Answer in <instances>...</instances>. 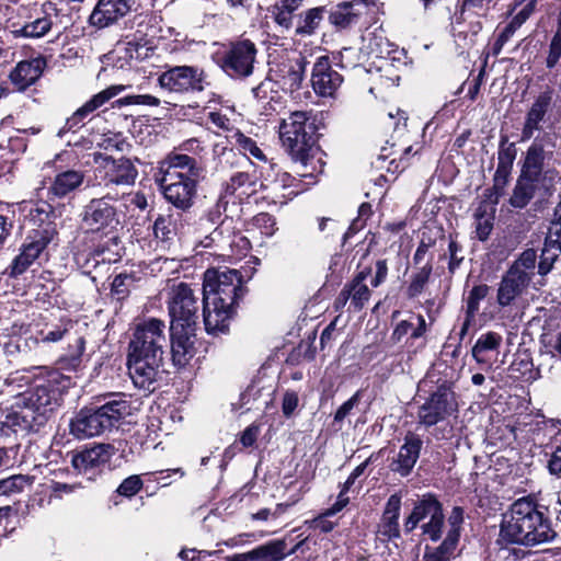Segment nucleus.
Returning <instances> with one entry per match:
<instances>
[{
  "mask_svg": "<svg viewBox=\"0 0 561 561\" xmlns=\"http://www.w3.org/2000/svg\"><path fill=\"white\" fill-rule=\"evenodd\" d=\"M72 386V378L59 369L41 367L34 375L28 388L26 400L35 402L50 419L62 405L64 397Z\"/></svg>",
  "mask_w": 561,
  "mask_h": 561,
  "instance_id": "nucleus-8",
  "label": "nucleus"
},
{
  "mask_svg": "<svg viewBox=\"0 0 561 561\" xmlns=\"http://www.w3.org/2000/svg\"><path fill=\"white\" fill-rule=\"evenodd\" d=\"M458 411L455 383L445 377L437 376L436 387L431 390L425 401L419 407L417 422L430 428L446 421Z\"/></svg>",
  "mask_w": 561,
  "mask_h": 561,
  "instance_id": "nucleus-12",
  "label": "nucleus"
},
{
  "mask_svg": "<svg viewBox=\"0 0 561 561\" xmlns=\"http://www.w3.org/2000/svg\"><path fill=\"white\" fill-rule=\"evenodd\" d=\"M46 61L43 57L19 61L9 73V80L19 92L26 91L42 77Z\"/></svg>",
  "mask_w": 561,
  "mask_h": 561,
  "instance_id": "nucleus-31",
  "label": "nucleus"
},
{
  "mask_svg": "<svg viewBox=\"0 0 561 561\" xmlns=\"http://www.w3.org/2000/svg\"><path fill=\"white\" fill-rule=\"evenodd\" d=\"M510 512L511 518L500 528V540L505 543L534 547L552 541L561 531L557 504L551 508L527 495L516 500Z\"/></svg>",
  "mask_w": 561,
  "mask_h": 561,
  "instance_id": "nucleus-3",
  "label": "nucleus"
},
{
  "mask_svg": "<svg viewBox=\"0 0 561 561\" xmlns=\"http://www.w3.org/2000/svg\"><path fill=\"white\" fill-rule=\"evenodd\" d=\"M24 325L13 324L11 327V332L9 333H0V348H2L3 353L11 358H15L21 353H25L27 350V340L24 339L20 331Z\"/></svg>",
  "mask_w": 561,
  "mask_h": 561,
  "instance_id": "nucleus-50",
  "label": "nucleus"
},
{
  "mask_svg": "<svg viewBox=\"0 0 561 561\" xmlns=\"http://www.w3.org/2000/svg\"><path fill=\"white\" fill-rule=\"evenodd\" d=\"M48 247L43 245L41 242H35L25 238L20 247V252L16 254L11 263L4 268L2 275L11 279H19L25 274L35 263L41 265V261L48 259Z\"/></svg>",
  "mask_w": 561,
  "mask_h": 561,
  "instance_id": "nucleus-22",
  "label": "nucleus"
},
{
  "mask_svg": "<svg viewBox=\"0 0 561 561\" xmlns=\"http://www.w3.org/2000/svg\"><path fill=\"white\" fill-rule=\"evenodd\" d=\"M27 393H20L14 403L4 415L3 425L12 428L14 432H39L49 421L47 414L38 410L35 402L26 400Z\"/></svg>",
  "mask_w": 561,
  "mask_h": 561,
  "instance_id": "nucleus-17",
  "label": "nucleus"
},
{
  "mask_svg": "<svg viewBox=\"0 0 561 561\" xmlns=\"http://www.w3.org/2000/svg\"><path fill=\"white\" fill-rule=\"evenodd\" d=\"M134 3L135 0H98L89 23L99 30L113 26L131 11Z\"/></svg>",
  "mask_w": 561,
  "mask_h": 561,
  "instance_id": "nucleus-25",
  "label": "nucleus"
},
{
  "mask_svg": "<svg viewBox=\"0 0 561 561\" xmlns=\"http://www.w3.org/2000/svg\"><path fill=\"white\" fill-rule=\"evenodd\" d=\"M279 85L273 77V68L267 71L266 77L257 85L252 88L253 98L263 105L265 111H275L273 103H279Z\"/></svg>",
  "mask_w": 561,
  "mask_h": 561,
  "instance_id": "nucleus-43",
  "label": "nucleus"
},
{
  "mask_svg": "<svg viewBox=\"0 0 561 561\" xmlns=\"http://www.w3.org/2000/svg\"><path fill=\"white\" fill-rule=\"evenodd\" d=\"M229 206V199L224 194L219 192V195L216 199V202L208 207L203 216L201 217V220H206L207 222L211 225H217L215 229L205 237L204 245L209 247L214 242L221 241L225 238V234L227 233V237L229 238L231 234L239 238L240 242L243 243L244 249H250V242L249 240L243 236H236L234 234V227H233V219L232 217L222 215L227 211V208Z\"/></svg>",
  "mask_w": 561,
  "mask_h": 561,
  "instance_id": "nucleus-18",
  "label": "nucleus"
},
{
  "mask_svg": "<svg viewBox=\"0 0 561 561\" xmlns=\"http://www.w3.org/2000/svg\"><path fill=\"white\" fill-rule=\"evenodd\" d=\"M33 482V476L21 473L0 479V496H10L22 493L24 489L32 485Z\"/></svg>",
  "mask_w": 561,
  "mask_h": 561,
  "instance_id": "nucleus-54",
  "label": "nucleus"
},
{
  "mask_svg": "<svg viewBox=\"0 0 561 561\" xmlns=\"http://www.w3.org/2000/svg\"><path fill=\"white\" fill-rule=\"evenodd\" d=\"M309 61L306 56L299 54L297 58H288L273 69V77L276 82L287 87L290 92L302 89V82L306 78V68Z\"/></svg>",
  "mask_w": 561,
  "mask_h": 561,
  "instance_id": "nucleus-29",
  "label": "nucleus"
},
{
  "mask_svg": "<svg viewBox=\"0 0 561 561\" xmlns=\"http://www.w3.org/2000/svg\"><path fill=\"white\" fill-rule=\"evenodd\" d=\"M85 339L76 334L68 337V345L64 353L58 357L57 365L59 371H78L82 365V357L85 351Z\"/></svg>",
  "mask_w": 561,
  "mask_h": 561,
  "instance_id": "nucleus-40",
  "label": "nucleus"
},
{
  "mask_svg": "<svg viewBox=\"0 0 561 561\" xmlns=\"http://www.w3.org/2000/svg\"><path fill=\"white\" fill-rule=\"evenodd\" d=\"M140 474H131L125 478L119 485L116 488L110 501L113 505L117 506L121 503L119 497H124L127 500H131L135 495H137L142 489L145 481Z\"/></svg>",
  "mask_w": 561,
  "mask_h": 561,
  "instance_id": "nucleus-53",
  "label": "nucleus"
},
{
  "mask_svg": "<svg viewBox=\"0 0 561 561\" xmlns=\"http://www.w3.org/2000/svg\"><path fill=\"white\" fill-rule=\"evenodd\" d=\"M362 400V390H357L350 399H347L344 403H342L339 409L335 411L333 415V421L331 423V427L337 432L341 431L345 419L352 414L355 407Z\"/></svg>",
  "mask_w": 561,
  "mask_h": 561,
  "instance_id": "nucleus-58",
  "label": "nucleus"
},
{
  "mask_svg": "<svg viewBox=\"0 0 561 561\" xmlns=\"http://www.w3.org/2000/svg\"><path fill=\"white\" fill-rule=\"evenodd\" d=\"M24 11L26 14L24 15L23 24L19 27H16V24H13L14 28L11 31L15 38H42L57 26L58 9L51 1H45L39 5L35 3L30 9L25 8Z\"/></svg>",
  "mask_w": 561,
  "mask_h": 561,
  "instance_id": "nucleus-16",
  "label": "nucleus"
},
{
  "mask_svg": "<svg viewBox=\"0 0 561 561\" xmlns=\"http://www.w3.org/2000/svg\"><path fill=\"white\" fill-rule=\"evenodd\" d=\"M535 11L536 0H531L530 3H526L523 9L511 19L502 32L512 37L515 32L533 15Z\"/></svg>",
  "mask_w": 561,
  "mask_h": 561,
  "instance_id": "nucleus-62",
  "label": "nucleus"
},
{
  "mask_svg": "<svg viewBox=\"0 0 561 561\" xmlns=\"http://www.w3.org/2000/svg\"><path fill=\"white\" fill-rule=\"evenodd\" d=\"M127 87L124 84H112L106 89L100 91L77 108L73 114L84 125L89 123L95 115V112L107 103L111 99L118 95Z\"/></svg>",
  "mask_w": 561,
  "mask_h": 561,
  "instance_id": "nucleus-38",
  "label": "nucleus"
},
{
  "mask_svg": "<svg viewBox=\"0 0 561 561\" xmlns=\"http://www.w3.org/2000/svg\"><path fill=\"white\" fill-rule=\"evenodd\" d=\"M284 559V545L280 541H267L248 552L226 556L221 561H283Z\"/></svg>",
  "mask_w": 561,
  "mask_h": 561,
  "instance_id": "nucleus-36",
  "label": "nucleus"
},
{
  "mask_svg": "<svg viewBox=\"0 0 561 561\" xmlns=\"http://www.w3.org/2000/svg\"><path fill=\"white\" fill-rule=\"evenodd\" d=\"M137 280L135 273L123 272L113 278L111 283V295L123 302L130 295V288Z\"/></svg>",
  "mask_w": 561,
  "mask_h": 561,
  "instance_id": "nucleus-55",
  "label": "nucleus"
},
{
  "mask_svg": "<svg viewBox=\"0 0 561 561\" xmlns=\"http://www.w3.org/2000/svg\"><path fill=\"white\" fill-rule=\"evenodd\" d=\"M157 84L168 93L187 95L204 92L210 82L203 67L165 64L161 66V71L158 73Z\"/></svg>",
  "mask_w": 561,
  "mask_h": 561,
  "instance_id": "nucleus-13",
  "label": "nucleus"
},
{
  "mask_svg": "<svg viewBox=\"0 0 561 561\" xmlns=\"http://www.w3.org/2000/svg\"><path fill=\"white\" fill-rule=\"evenodd\" d=\"M490 289V286L486 284H478L473 285L469 290L466 298L465 319L459 332L460 339L468 333L469 328L476 321V317L480 309V302L488 297Z\"/></svg>",
  "mask_w": 561,
  "mask_h": 561,
  "instance_id": "nucleus-42",
  "label": "nucleus"
},
{
  "mask_svg": "<svg viewBox=\"0 0 561 561\" xmlns=\"http://www.w3.org/2000/svg\"><path fill=\"white\" fill-rule=\"evenodd\" d=\"M541 188L546 192L549 191V187L545 185V182L519 173L508 198L510 206L515 209L526 208L535 197L536 193Z\"/></svg>",
  "mask_w": 561,
  "mask_h": 561,
  "instance_id": "nucleus-33",
  "label": "nucleus"
},
{
  "mask_svg": "<svg viewBox=\"0 0 561 561\" xmlns=\"http://www.w3.org/2000/svg\"><path fill=\"white\" fill-rule=\"evenodd\" d=\"M507 376L514 381H531L535 379V368L529 354H517L507 367Z\"/></svg>",
  "mask_w": 561,
  "mask_h": 561,
  "instance_id": "nucleus-52",
  "label": "nucleus"
},
{
  "mask_svg": "<svg viewBox=\"0 0 561 561\" xmlns=\"http://www.w3.org/2000/svg\"><path fill=\"white\" fill-rule=\"evenodd\" d=\"M327 13V5L314 7L306 10L299 15L295 34L301 37L314 35Z\"/></svg>",
  "mask_w": 561,
  "mask_h": 561,
  "instance_id": "nucleus-45",
  "label": "nucleus"
},
{
  "mask_svg": "<svg viewBox=\"0 0 561 561\" xmlns=\"http://www.w3.org/2000/svg\"><path fill=\"white\" fill-rule=\"evenodd\" d=\"M552 237L553 236H550V233L548 232V236L543 243V249L538 263V274H540L541 276L547 275L552 270L556 259L561 253V251L556 250V248L552 247V244H548V241H554Z\"/></svg>",
  "mask_w": 561,
  "mask_h": 561,
  "instance_id": "nucleus-61",
  "label": "nucleus"
},
{
  "mask_svg": "<svg viewBox=\"0 0 561 561\" xmlns=\"http://www.w3.org/2000/svg\"><path fill=\"white\" fill-rule=\"evenodd\" d=\"M85 174L81 170L56 169L47 187V199L57 202L72 196L83 184Z\"/></svg>",
  "mask_w": 561,
  "mask_h": 561,
  "instance_id": "nucleus-26",
  "label": "nucleus"
},
{
  "mask_svg": "<svg viewBox=\"0 0 561 561\" xmlns=\"http://www.w3.org/2000/svg\"><path fill=\"white\" fill-rule=\"evenodd\" d=\"M165 343L163 320L149 317L135 324L128 342L126 365L138 389L152 393L159 387Z\"/></svg>",
  "mask_w": 561,
  "mask_h": 561,
  "instance_id": "nucleus-2",
  "label": "nucleus"
},
{
  "mask_svg": "<svg viewBox=\"0 0 561 561\" xmlns=\"http://www.w3.org/2000/svg\"><path fill=\"white\" fill-rule=\"evenodd\" d=\"M445 519L444 505L438 494L426 492L413 501L410 514L403 518V533L410 535L420 527L424 540L437 542L443 537Z\"/></svg>",
  "mask_w": 561,
  "mask_h": 561,
  "instance_id": "nucleus-7",
  "label": "nucleus"
},
{
  "mask_svg": "<svg viewBox=\"0 0 561 561\" xmlns=\"http://www.w3.org/2000/svg\"><path fill=\"white\" fill-rule=\"evenodd\" d=\"M206 174L207 167L201 157L173 153L158 162L153 180L168 204L181 213H188Z\"/></svg>",
  "mask_w": 561,
  "mask_h": 561,
  "instance_id": "nucleus-4",
  "label": "nucleus"
},
{
  "mask_svg": "<svg viewBox=\"0 0 561 561\" xmlns=\"http://www.w3.org/2000/svg\"><path fill=\"white\" fill-rule=\"evenodd\" d=\"M553 91L547 88L540 92L526 112L525 121L522 128L520 140H529L535 131L540 130V123L545 121L546 115L551 108Z\"/></svg>",
  "mask_w": 561,
  "mask_h": 561,
  "instance_id": "nucleus-30",
  "label": "nucleus"
},
{
  "mask_svg": "<svg viewBox=\"0 0 561 561\" xmlns=\"http://www.w3.org/2000/svg\"><path fill=\"white\" fill-rule=\"evenodd\" d=\"M198 298L187 283L181 282L172 288L168 299L169 328H197Z\"/></svg>",
  "mask_w": 561,
  "mask_h": 561,
  "instance_id": "nucleus-15",
  "label": "nucleus"
},
{
  "mask_svg": "<svg viewBox=\"0 0 561 561\" xmlns=\"http://www.w3.org/2000/svg\"><path fill=\"white\" fill-rule=\"evenodd\" d=\"M546 469L550 476L561 479V430L550 436L545 445Z\"/></svg>",
  "mask_w": 561,
  "mask_h": 561,
  "instance_id": "nucleus-51",
  "label": "nucleus"
},
{
  "mask_svg": "<svg viewBox=\"0 0 561 561\" xmlns=\"http://www.w3.org/2000/svg\"><path fill=\"white\" fill-rule=\"evenodd\" d=\"M257 53L253 41L239 37L221 44L213 61L229 79L244 81L254 72Z\"/></svg>",
  "mask_w": 561,
  "mask_h": 561,
  "instance_id": "nucleus-9",
  "label": "nucleus"
},
{
  "mask_svg": "<svg viewBox=\"0 0 561 561\" xmlns=\"http://www.w3.org/2000/svg\"><path fill=\"white\" fill-rule=\"evenodd\" d=\"M100 242L95 244L90 255L95 261V265L101 262L116 263L122 259L124 247L118 232L101 237Z\"/></svg>",
  "mask_w": 561,
  "mask_h": 561,
  "instance_id": "nucleus-41",
  "label": "nucleus"
},
{
  "mask_svg": "<svg viewBox=\"0 0 561 561\" xmlns=\"http://www.w3.org/2000/svg\"><path fill=\"white\" fill-rule=\"evenodd\" d=\"M111 445H95L92 448L81 450L72 456L71 463L76 470L80 473L89 474V479L92 478L96 472L101 471L111 457Z\"/></svg>",
  "mask_w": 561,
  "mask_h": 561,
  "instance_id": "nucleus-32",
  "label": "nucleus"
},
{
  "mask_svg": "<svg viewBox=\"0 0 561 561\" xmlns=\"http://www.w3.org/2000/svg\"><path fill=\"white\" fill-rule=\"evenodd\" d=\"M98 147L104 151L125 152L131 149V144L121 131H106L102 135Z\"/></svg>",
  "mask_w": 561,
  "mask_h": 561,
  "instance_id": "nucleus-56",
  "label": "nucleus"
},
{
  "mask_svg": "<svg viewBox=\"0 0 561 561\" xmlns=\"http://www.w3.org/2000/svg\"><path fill=\"white\" fill-rule=\"evenodd\" d=\"M402 496L399 493L391 494L377 524L376 537L381 543L394 542L401 539L400 516Z\"/></svg>",
  "mask_w": 561,
  "mask_h": 561,
  "instance_id": "nucleus-23",
  "label": "nucleus"
},
{
  "mask_svg": "<svg viewBox=\"0 0 561 561\" xmlns=\"http://www.w3.org/2000/svg\"><path fill=\"white\" fill-rule=\"evenodd\" d=\"M304 0H278L268 11L274 22L288 31L293 27L294 14L302 5Z\"/></svg>",
  "mask_w": 561,
  "mask_h": 561,
  "instance_id": "nucleus-48",
  "label": "nucleus"
},
{
  "mask_svg": "<svg viewBox=\"0 0 561 561\" xmlns=\"http://www.w3.org/2000/svg\"><path fill=\"white\" fill-rule=\"evenodd\" d=\"M196 328L184 329L169 328L170 359L173 367L180 371L192 366V360L197 356L198 346Z\"/></svg>",
  "mask_w": 561,
  "mask_h": 561,
  "instance_id": "nucleus-20",
  "label": "nucleus"
},
{
  "mask_svg": "<svg viewBox=\"0 0 561 561\" xmlns=\"http://www.w3.org/2000/svg\"><path fill=\"white\" fill-rule=\"evenodd\" d=\"M561 59V11L557 15V27L549 43L546 67L553 69Z\"/></svg>",
  "mask_w": 561,
  "mask_h": 561,
  "instance_id": "nucleus-59",
  "label": "nucleus"
},
{
  "mask_svg": "<svg viewBox=\"0 0 561 561\" xmlns=\"http://www.w3.org/2000/svg\"><path fill=\"white\" fill-rule=\"evenodd\" d=\"M502 342V335L497 332L488 331L482 333L472 346V357L478 364L486 365L490 368L492 357L499 354Z\"/></svg>",
  "mask_w": 561,
  "mask_h": 561,
  "instance_id": "nucleus-39",
  "label": "nucleus"
},
{
  "mask_svg": "<svg viewBox=\"0 0 561 561\" xmlns=\"http://www.w3.org/2000/svg\"><path fill=\"white\" fill-rule=\"evenodd\" d=\"M27 218L34 228L27 232L25 238L48 247L58 237L57 216L55 208L49 202L41 201L35 203L30 208Z\"/></svg>",
  "mask_w": 561,
  "mask_h": 561,
  "instance_id": "nucleus-19",
  "label": "nucleus"
},
{
  "mask_svg": "<svg viewBox=\"0 0 561 561\" xmlns=\"http://www.w3.org/2000/svg\"><path fill=\"white\" fill-rule=\"evenodd\" d=\"M92 160L95 164L94 175L105 187L113 186H133L138 178V169L135 160L122 156L115 158L111 154L100 151L92 153Z\"/></svg>",
  "mask_w": 561,
  "mask_h": 561,
  "instance_id": "nucleus-14",
  "label": "nucleus"
},
{
  "mask_svg": "<svg viewBox=\"0 0 561 561\" xmlns=\"http://www.w3.org/2000/svg\"><path fill=\"white\" fill-rule=\"evenodd\" d=\"M247 230H259L261 234L272 237L277 230L276 218L266 211L259 213L248 221Z\"/></svg>",
  "mask_w": 561,
  "mask_h": 561,
  "instance_id": "nucleus-57",
  "label": "nucleus"
},
{
  "mask_svg": "<svg viewBox=\"0 0 561 561\" xmlns=\"http://www.w3.org/2000/svg\"><path fill=\"white\" fill-rule=\"evenodd\" d=\"M410 282L405 288V296L409 299L417 298L425 290L433 273V254H430L422 266L414 267Z\"/></svg>",
  "mask_w": 561,
  "mask_h": 561,
  "instance_id": "nucleus-44",
  "label": "nucleus"
},
{
  "mask_svg": "<svg viewBox=\"0 0 561 561\" xmlns=\"http://www.w3.org/2000/svg\"><path fill=\"white\" fill-rule=\"evenodd\" d=\"M178 216L171 209L165 214H159L152 225L154 239L170 243L178 234Z\"/></svg>",
  "mask_w": 561,
  "mask_h": 561,
  "instance_id": "nucleus-47",
  "label": "nucleus"
},
{
  "mask_svg": "<svg viewBox=\"0 0 561 561\" xmlns=\"http://www.w3.org/2000/svg\"><path fill=\"white\" fill-rule=\"evenodd\" d=\"M517 157V148L515 142L508 141L506 134L500 135L499 151H497V164L508 165L513 168L514 161Z\"/></svg>",
  "mask_w": 561,
  "mask_h": 561,
  "instance_id": "nucleus-64",
  "label": "nucleus"
},
{
  "mask_svg": "<svg viewBox=\"0 0 561 561\" xmlns=\"http://www.w3.org/2000/svg\"><path fill=\"white\" fill-rule=\"evenodd\" d=\"M459 540L453 533L447 534L437 547L425 546L423 561H451L456 558Z\"/></svg>",
  "mask_w": 561,
  "mask_h": 561,
  "instance_id": "nucleus-46",
  "label": "nucleus"
},
{
  "mask_svg": "<svg viewBox=\"0 0 561 561\" xmlns=\"http://www.w3.org/2000/svg\"><path fill=\"white\" fill-rule=\"evenodd\" d=\"M482 19L460 10L455 13L451 32L457 46L462 51L476 45L477 36L483 28Z\"/></svg>",
  "mask_w": 561,
  "mask_h": 561,
  "instance_id": "nucleus-27",
  "label": "nucleus"
},
{
  "mask_svg": "<svg viewBox=\"0 0 561 561\" xmlns=\"http://www.w3.org/2000/svg\"><path fill=\"white\" fill-rule=\"evenodd\" d=\"M353 2L343 1L337 3L331 10H328L329 23L336 30L343 31L357 22L358 14L352 11Z\"/></svg>",
  "mask_w": 561,
  "mask_h": 561,
  "instance_id": "nucleus-49",
  "label": "nucleus"
},
{
  "mask_svg": "<svg viewBox=\"0 0 561 561\" xmlns=\"http://www.w3.org/2000/svg\"><path fill=\"white\" fill-rule=\"evenodd\" d=\"M121 224V211L110 194L91 198L79 215V228L91 239L118 232Z\"/></svg>",
  "mask_w": 561,
  "mask_h": 561,
  "instance_id": "nucleus-10",
  "label": "nucleus"
},
{
  "mask_svg": "<svg viewBox=\"0 0 561 561\" xmlns=\"http://www.w3.org/2000/svg\"><path fill=\"white\" fill-rule=\"evenodd\" d=\"M547 153L542 144L534 141L520 160V174L545 182L549 171H545Z\"/></svg>",
  "mask_w": 561,
  "mask_h": 561,
  "instance_id": "nucleus-35",
  "label": "nucleus"
},
{
  "mask_svg": "<svg viewBox=\"0 0 561 561\" xmlns=\"http://www.w3.org/2000/svg\"><path fill=\"white\" fill-rule=\"evenodd\" d=\"M73 327V322L70 319H61L60 322L48 330H41L39 336L44 343H56L61 341L64 337H69L70 330Z\"/></svg>",
  "mask_w": 561,
  "mask_h": 561,
  "instance_id": "nucleus-60",
  "label": "nucleus"
},
{
  "mask_svg": "<svg viewBox=\"0 0 561 561\" xmlns=\"http://www.w3.org/2000/svg\"><path fill=\"white\" fill-rule=\"evenodd\" d=\"M316 125L309 121L306 112H293L288 121H283L279 127V138L283 147L294 162H299L308 169L300 176L312 175L313 172L322 173L324 163L321 158L316 159L320 151L316 139Z\"/></svg>",
  "mask_w": 561,
  "mask_h": 561,
  "instance_id": "nucleus-5",
  "label": "nucleus"
},
{
  "mask_svg": "<svg viewBox=\"0 0 561 561\" xmlns=\"http://www.w3.org/2000/svg\"><path fill=\"white\" fill-rule=\"evenodd\" d=\"M412 318L416 320V323L410 320H401L394 325L390 335L393 344H398L405 339V346L411 348L417 340L425 336L427 332L425 318L421 313H413Z\"/></svg>",
  "mask_w": 561,
  "mask_h": 561,
  "instance_id": "nucleus-34",
  "label": "nucleus"
},
{
  "mask_svg": "<svg viewBox=\"0 0 561 561\" xmlns=\"http://www.w3.org/2000/svg\"><path fill=\"white\" fill-rule=\"evenodd\" d=\"M422 448L423 439L421 436L416 433L408 432L397 458L389 465L390 470L403 478L410 476L420 458Z\"/></svg>",
  "mask_w": 561,
  "mask_h": 561,
  "instance_id": "nucleus-28",
  "label": "nucleus"
},
{
  "mask_svg": "<svg viewBox=\"0 0 561 561\" xmlns=\"http://www.w3.org/2000/svg\"><path fill=\"white\" fill-rule=\"evenodd\" d=\"M240 271L210 267L203 275V320L207 334L219 336L230 332L240 301L248 293Z\"/></svg>",
  "mask_w": 561,
  "mask_h": 561,
  "instance_id": "nucleus-1",
  "label": "nucleus"
},
{
  "mask_svg": "<svg viewBox=\"0 0 561 561\" xmlns=\"http://www.w3.org/2000/svg\"><path fill=\"white\" fill-rule=\"evenodd\" d=\"M257 176L247 171L233 172L229 179L221 183L220 193L226 197L234 196L239 191V197H250L256 193Z\"/></svg>",
  "mask_w": 561,
  "mask_h": 561,
  "instance_id": "nucleus-37",
  "label": "nucleus"
},
{
  "mask_svg": "<svg viewBox=\"0 0 561 561\" xmlns=\"http://www.w3.org/2000/svg\"><path fill=\"white\" fill-rule=\"evenodd\" d=\"M110 398L101 405L91 403L83 407L69 423L70 434L81 439L117 428L130 414L131 407L122 393H113Z\"/></svg>",
  "mask_w": 561,
  "mask_h": 561,
  "instance_id": "nucleus-6",
  "label": "nucleus"
},
{
  "mask_svg": "<svg viewBox=\"0 0 561 561\" xmlns=\"http://www.w3.org/2000/svg\"><path fill=\"white\" fill-rule=\"evenodd\" d=\"M365 259L366 255L358 262L352 279L343 286L350 299V304L346 308L348 313L360 312L370 300L373 291L365 284V280L371 275L374 270L375 274L370 279L371 287H379L388 277L389 268L387 259H377L374 263L364 264Z\"/></svg>",
  "mask_w": 561,
  "mask_h": 561,
  "instance_id": "nucleus-11",
  "label": "nucleus"
},
{
  "mask_svg": "<svg viewBox=\"0 0 561 561\" xmlns=\"http://www.w3.org/2000/svg\"><path fill=\"white\" fill-rule=\"evenodd\" d=\"M535 11L536 0H531L530 3H526L523 9L511 19L502 32L512 37L515 32L533 15Z\"/></svg>",
  "mask_w": 561,
  "mask_h": 561,
  "instance_id": "nucleus-63",
  "label": "nucleus"
},
{
  "mask_svg": "<svg viewBox=\"0 0 561 561\" xmlns=\"http://www.w3.org/2000/svg\"><path fill=\"white\" fill-rule=\"evenodd\" d=\"M534 273L508 266L502 275L496 290V304L500 308H507L515 304L516 299L527 290Z\"/></svg>",
  "mask_w": 561,
  "mask_h": 561,
  "instance_id": "nucleus-21",
  "label": "nucleus"
},
{
  "mask_svg": "<svg viewBox=\"0 0 561 561\" xmlns=\"http://www.w3.org/2000/svg\"><path fill=\"white\" fill-rule=\"evenodd\" d=\"M343 76L332 67L331 58L328 55L319 56L311 70V87L320 96H333L343 83Z\"/></svg>",
  "mask_w": 561,
  "mask_h": 561,
  "instance_id": "nucleus-24",
  "label": "nucleus"
}]
</instances>
